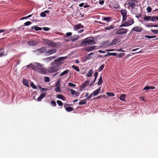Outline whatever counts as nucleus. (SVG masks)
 Returning <instances> with one entry per match:
<instances>
[{"instance_id":"63","label":"nucleus","mask_w":158,"mask_h":158,"mask_svg":"<svg viewBox=\"0 0 158 158\" xmlns=\"http://www.w3.org/2000/svg\"><path fill=\"white\" fill-rule=\"evenodd\" d=\"M123 16L122 21L125 22L126 21V20L127 19L126 16Z\"/></svg>"},{"instance_id":"9","label":"nucleus","mask_w":158,"mask_h":158,"mask_svg":"<svg viewBox=\"0 0 158 158\" xmlns=\"http://www.w3.org/2000/svg\"><path fill=\"white\" fill-rule=\"evenodd\" d=\"M39 43L37 41L31 40L28 42V44L30 46H35L37 45Z\"/></svg>"},{"instance_id":"7","label":"nucleus","mask_w":158,"mask_h":158,"mask_svg":"<svg viewBox=\"0 0 158 158\" xmlns=\"http://www.w3.org/2000/svg\"><path fill=\"white\" fill-rule=\"evenodd\" d=\"M121 42V40L120 39L115 38L114 39H113L111 43V44L109 45H114L116 44L117 43H119Z\"/></svg>"},{"instance_id":"2","label":"nucleus","mask_w":158,"mask_h":158,"mask_svg":"<svg viewBox=\"0 0 158 158\" xmlns=\"http://www.w3.org/2000/svg\"><path fill=\"white\" fill-rule=\"evenodd\" d=\"M134 23V19L131 18H129L127 21L124 22L120 26V27H126L130 26L133 24Z\"/></svg>"},{"instance_id":"25","label":"nucleus","mask_w":158,"mask_h":158,"mask_svg":"<svg viewBox=\"0 0 158 158\" xmlns=\"http://www.w3.org/2000/svg\"><path fill=\"white\" fill-rule=\"evenodd\" d=\"M23 84L27 87H29V83L28 81L24 78L23 79Z\"/></svg>"},{"instance_id":"16","label":"nucleus","mask_w":158,"mask_h":158,"mask_svg":"<svg viewBox=\"0 0 158 158\" xmlns=\"http://www.w3.org/2000/svg\"><path fill=\"white\" fill-rule=\"evenodd\" d=\"M71 90V92L72 94L75 97L78 96L80 94L79 92H77L73 89H70Z\"/></svg>"},{"instance_id":"24","label":"nucleus","mask_w":158,"mask_h":158,"mask_svg":"<svg viewBox=\"0 0 158 158\" xmlns=\"http://www.w3.org/2000/svg\"><path fill=\"white\" fill-rule=\"evenodd\" d=\"M112 5L114 8L116 9L120 8V6L117 2H113Z\"/></svg>"},{"instance_id":"4","label":"nucleus","mask_w":158,"mask_h":158,"mask_svg":"<svg viewBox=\"0 0 158 158\" xmlns=\"http://www.w3.org/2000/svg\"><path fill=\"white\" fill-rule=\"evenodd\" d=\"M128 30L127 29L124 28H121L117 30L115 32L116 34L117 35H122L123 34H126Z\"/></svg>"},{"instance_id":"23","label":"nucleus","mask_w":158,"mask_h":158,"mask_svg":"<svg viewBox=\"0 0 158 158\" xmlns=\"http://www.w3.org/2000/svg\"><path fill=\"white\" fill-rule=\"evenodd\" d=\"M127 4L129 6L133 8H134V7L135 6V4L132 1L128 2Z\"/></svg>"},{"instance_id":"3","label":"nucleus","mask_w":158,"mask_h":158,"mask_svg":"<svg viewBox=\"0 0 158 158\" xmlns=\"http://www.w3.org/2000/svg\"><path fill=\"white\" fill-rule=\"evenodd\" d=\"M45 42L46 44L51 47L55 48L57 46V44L55 42L48 39H46Z\"/></svg>"},{"instance_id":"17","label":"nucleus","mask_w":158,"mask_h":158,"mask_svg":"<svg viewBox=\"0 0 158 158\" xmlns=\"http://www.w3.org/2000/svg\"><path fill=\"white\" fill-rule=\"evenodd\" d=\"M96 48V46H93L91 47H87L85 48L86 51L87 52H90L95 49Z\"/></svg>"},{"instance_id":"26","label":"nucleus","mask_w":158,"mask_h":158,"mask_svg":"<svg viewBox=\"0 0 158 158\" xmlns=\"http://www.w3.org/2000/svg\"><path fill=\"white\" fill-rule=\"evenodd\" d=\"M56 58L55 56H51L47 57L45 59V60L48 62Z\"/></svg>"},{"instance_id":"35","label":"nucleus","mask_w":158,"mask_h":158,"mask_svg":"<svg viewBox=\"0 0 158 158\" xmlns=\"http://www.w3.org/2000/svg\"><path fill=\"white\" fill-rule=\"evenodd\" d=\"M86 102V99H85L81 100L78 104L80 105H83L85 104Z\"/></svg>"},{"instance_id":"31","label":"nucleus","mask_w":158,"mask_h":158,"mask_svg":"<svg viewBox=\"0 0 158 158\" xmlns=\"http://www.w3.org/2000/svg\"><path fill=\"white\" fill-rule=\"evenodd\" d=\"M67 58V56H63V57H58L57 60L59 62H61V61H63L64 60H65Z\"/></svg>"},{"instance_id":"28","label":"nucleus","mask_w":158,"mask_h":158,"mask_svg":"<svg viewBox=\"0 0 158 158\" xmlns=\"http://www.w3.org/2000/svg\"><path fill=\"white\" fill-rule=\"evenodd\" d=\"M120 12L122 16L127 15V11L125 10L122 9L120 11Z\"/></svg>"},{"instance_id":"55","label":"nucleus","mask_w":158,"mask_h":158,"mask_svg":"<svg viewBox=\"0 0 158 158\" xmlns=\"http://www.w3.org/2000/svg\"><path fill=\"white\" fill-rule=\"evenodd\" d=\"M94 81H95L98 75V73L97 72H96L94 73Z\"/></svg>"},{"instance_id":"51","label":"nucleus","mask_w":158,"mask_h":158,"mask_svg":"<svg viewBox=\"0 0 158 158\" xmlns=\"http://www.w3.org/2000/svg\"><path fill=\"white\" fill-rule=\"evenodd\" d=\"M35 64L36 65L39 67V68H40L43 66V65L41 64L40 63H38V62H35Z\"/></svg>"},{"instance_id":"8","label":"nucleus","mask_w":158,"mask_h":158,"mask_svg":"<svg viewBox=\"0 0 158 158\" xmlns=\"http://www.w3.org/2000/svg\"><path fill=\"white\" fill-rule=\"evenodd\" d=\"M47 50V48L45 47H43L40 48L36 50L33 51V52H39L40 53H42L44 52Z\"/></svg>"},{"instance_id":"64","label":"nucleus","mask_w":158,"mask_h":158,"mask_svg":"<svg viewBox=\"0 0 158 158\" xmlns=\"http://www.w3.org/2000/svg\"><path fill=\"white\" fill-rule=\"evenodd\" d=\"M104 1L103 0L99 1V3L100 5H103L104 3Z\"/></svg>"},{"instance_id":"59","label":"nucleus","mask_w":158,"mask_h":158,"mask_svg":"<svg viewBox=\"0 0 158 158\" xmlns=\"http://www.w3.org/2000/svg\"><path fill=\"white\" fill-rule=\"evenodd\" d=\"M155 17L154 16H152V17L151 18V20L152 22H155L156 21V19H155Z\"/></svg>"},{"instance_id":"50","label":"nucleus","mask_w":158,"mask_h":158,"mask_svg":"<svg viewBox=\"0 0 158 158\" xmlns=\"http://www.w3.org/2000/svg\"><path fill=\"white\" fill-rule=\"evenodd\" d=\"M151 31L155 34H158V30L155 29V30H151Z\"/></svg>"},{"instance_id":"11","label":"nucleus","mask_w":158,"mask_h":158,"mask_svg":"<svg viewBox=\"0 0 158 158\" xmlns=\"http://www.w3.org/2000/svg\"><path fill=\"white\" fill-rule=\"evenodd\" d=\"M90 81L89 80H87L84 83H83L80 86V88L82 89L86 88L89 85Z\"/></svg>"},{"instance_id":"33","label":"nucleus","mask_w":158,"mask_h":158,"mask_svg":"<svg viewBox=\"0 0 158 158\" xmlns=\"http://www.w3.org/2000/svg\"><path fill=\"white\" fill-rule=\"evenodd\" d=\"M69 71V69H67L62 73H61L59 75V76H63L64 75L67 73H68Z\"/></svg>"},{"instance_id":"45","label":"nucleus","mask_w":158,"mask_h":158,"mask_svg":"<svg viewBox=\"0 0 158 158\" xmlns=\"http://www.w3.org/2000/svg\"><path fill=\"white\" fill-rule=\"evenodd\" d=\"M156 88L152 86H145L143 89H155Z\"/></svg>"},{"instance_id":"19","label":"nucleus","mask_w":158,"mask_h":158,"mask_svg":"<svg viewBox=\"0 0 158 158\" xmlns=\"http://www.w3.org/2000/svg\"><path fill=\"white\" fill-rule=\"evenodd\" d=\"M24 67H26L27 68H31L32 70H35L36 66L34 65L32 63H30L29 64L25 66Z\"/></svg>"},{"instance_id":"5","label":"nucleus","mask_w":158,"mask_h":158,"mask_svg":"<svg viewBox=\"0 0 158 158\" xmlns=\"http://www.w3.org/2000/svg\"><path fill=\"white\" fill-rule=\"evenodd\" d=\"M63 64V62H59L57 59L54 60L51 63L52 66H53L56 68L62 65Z\"/></svg>"},{"instance_id":"58","label":"nucleus","mask_w":158,"mask_h":158,"mask_svg":"<svg viewBox=\"0 0 158 158\" xmlns=\"http://www.w3.org/2000/svg\"><path fill=\"white\" fill-rule=\"evenodd\" d=\"M51 105L54 106H55L56 105V102L55 101H52L51 102Z\"/></svg>"},{"instance_id":"14","label":"nucleus","mask_w":158,"mask_h":158,"mask_svg":"<svg viewBox=\"0 0 158 158\" xmlns=\"http://www.w3.org/2000/svg\"><path fill=\"white\" fill-rule=\"evenodd\" d=\"M58 68H56L55 67L53 66H52L51 67H50L49 68V72L50 73H53L54 72H56L58 71Z\"/></svg>"},{"instance_id":"6","label":"nucleus","mask_w":158,"mask_h":158,"mask_svg":"<svg viewBox=\"0 0 158 158\" xmlns=\"http://www.w3.org/2000/svg\"><path fill=\"white\" fill-rule=\"evenodd\" d=\"M57 50L56 49L53 48V49H49L46 51L45 54L47 56L52 54L56 52Z\"/></svg>"},{"instance_id":"20","label":"nucleus","mask_w":158,"mask_h":158,"mask_svg":"<svg viewBox=\"0 0 158 158\" xmlns=\"http://www.w3.org/2000/svg\"><path fill=\"white\" fill-rule=\"evenodd\" d=\"M94 52H91L90 53H89L87 56H86L85 57V61L90 60L92 57L91 56L92 55H94Z\"/></svg>"},{"instance_id":"49","label":"nucleus","mask_w":158,"mask_h":158,"mask_svg":"<svg viewBox=\"0 0 158 158\" xmlns=\"http://www.w3.org/2000/svg\"><path fill=\"white\" fill-rule=\"evenodd\" d=\"M40 16L42 17H44L46 16V14L44 12H42L40 14Z\"/></svg>"},{"instance_id":"38","label":"nucleus","mask_w":158,"mask_h":158,"mask_svg":"<svg viewBox=\"0 0 158 158\" xmlns=\"http://www.w3.org/2000/svg\"><path fill=\"white\" fill-rule=\"evenodd\" d=\"M114 28V25H110L109 26L106 27L105 29L106 30H109Z\"/></svg>"},{"instance_id":"53","label":"nucleus","mask_w":158,"mask_h":158,"mask_svg":"<svg viewBox=\"0 0 158 158\" xmlns=\"http://www.w3.org/2000/svg\"><path fill=\"white\" fill-rule=\"evenodd\" d=\"M147 11L148 13H150L152 10V9L151 7H148L147 8Z\"/></svg>"},{"instance_id":"54","label":"nucleus","mask_w":158,"mask_h":158,"mask_svg":"<svg viewBox=\"0 0 158 158\" xmlns=\"http://www.w3.org/2000/svg\"><path fill=\"white\" fill-rule=\"evenodd\" d=\"M56 102L59 106H61L63 105L62 102L60 100H57Z\"/></svg>"},{"instance_id":"60","label":"nucleus","mask_w":158,"mask_h":158,"mask_svg":"<svg viewBox=\"0 0 158 158\" xmlns=\"http://www.w3.org/2000/svg\"><path fill=\"white\" fill-rule=\"evenodd\" d=\"M43 29L44 31H48L50 30V29L48 27H44L43 28Z\"/></svg>"},{"instance_id":"36","label":"nucleus","mask_w":158,"mask_h":158,"mask_svg":"<svg viewBox=\"0 0 158 158\" xmlns=\"http://www.w3.org/2000/svg\"><path fill=\"white\" fill-rule=\"evenodd\" d=\"M131 12L133 14H135L137 13V9L136 8H133L131 10Z\"/></svg>"},{"instance_id":"44","label":"nucleus","mask_w":158,"mask_h":158,"mask_svg":"<svg viewBox=\"0 0 158 158\" xmlns=\"http://www.w3.org/2000/svg\"><path fill=\"white\" fill-rule=\"evenodd\" d=\"M102 82V76L100 77L99 81L98 82V85H100Z\"/></svg>"},{"instance_id":"12","label":"nucleus","mask_w":158,"mask_h":158,"mask_svg":"<svg viewBox=\"0 0 158 158\" xmlns=\"http://www.w3.org/2000/svg\"><path fill=\"white\" fill-rule=\"evenodd\" d=\"M84 27L83 25H81V23H79L74 26L73 30L75 31H77L80 28H83Z\"/></svg>"},{"instance_id":"41","label":"nucleus","mask_w":158,"mask_h":158,"mask_svg":"<svg viewBox=\"0 0 158 158\" xmlns=\"http://www.w3.org/2000/svg\"><path fill=\"white\" fill-rule=\"evenodd\" d=\"M30 85L33 89H37V86H36L33 82H31Z\"/></svg>"},{"instance_id":"46","label":"nucleus","mask_w":158,"mask_h":158,"mask_svg":"<svg viewBox=\"0 0 158 158\" xmlns=\"http://www.w3.org/2000/svg\"><path fill=\"white\" fill-rule=\"evenodd\" d=\"M145 37L146 38H148V39H152L155 38L156 37V35H153V36H149L148 35H145Z\"/></svg>"},{"instance_id":"61","label":"nucleus","mask_w":158,"mask_h":158,"mask_svg":"<svg viewBox=\"0 0 158 158\" xmlns=\"http://www.w3.org/2000/svg\"><path fill=\"white\" fill-rule=\"evenodd\" d=\"M116 50L117 52H125V51L124 50H123L122 48H120L119 49H116Z\"/></svg>"},{"instance_id":"27","label":"nucleus","mask_w":158,"mask_h":158,"mask_svg":"<svg viewBox=\"0 0 158 158\" xmlns=\"http://www.w3.org/2000/svg\"><path fill=\"white\" fill-rule=\"evenodd\" d=\"M93 71L92 69L90 70L88 73L86 74V76L87 77H90L92 75Z\"/></svg>"},{"instance_id":"42","label":"nucleus","mask_w":158,"mask_h":158,"mask_svg":"<svg viewBox=\"0 0 158 158\" xmlns=\"http://www.w3.org/2000/svg\"><path fill=\"white\" fill-rule=\"evenodd\" d=\"M72 67L77 72L80 71V69L78 67H76L74 65H73L72 66Z\"/></svg>"},{"instance_id":"1","label":"nucleus","mask_w":158,"mask_h":158,"mask_svg":"<svg viewBox=\"0 0 158 158\" xmlns=\"http://www.w3.org/2000/svg\"><path fill=\"white\" fill-rule=\"evenodd\" d=\"M94 37H89L82 40L80 45L81 46H85L89 45H93L96 44V42L93 40Z\"/></svg>"},{"instance_id":"48","label":"nucleus","mask_w":158,"mask_h":158,"mask_svg":"<svg viewBox=\"0 0 158 158\" xmlns=\"http://www.w3.org/2000/svg\"><path fill=\"white\" fill-rule=\"evenodd\" d=\"M68 85L70 87H74L76 86V85L75 84L71 82H69L68 83Z\"/></svg>"},{"instance_id":"37","label":"nucleus","mask_w":158,"mask_h":158,"mask_svg":"<svg viewBox=\"0 0 158 158\" xmlns=\"http://www.w3.org/2000/svg\"><path fill=\"white\" fill-rule=\"evenodd\" d=\"M100 89H97L93 92V94L94 96L97 95L100 92Z\"/></svg>"},{"instance_id":"52","label":"nucleus","mask_w":158,"mask_h":158,"mask_svg":"<svg viewBox=\"0 0 158 158\" xmlns=\"http://www.w3.org/2000/svg\"><path fill=\"white\" fill-rule=\"evenodd\" d=\"M50 78L48 77H44V81L45 82H48L50 81Z\"/></svg>"},{"instance_id":"22","label":"nucleus","mask_w":158,"mask_h":158,"mask_svg":"<svg viewBox=\"0 0 158 158\" xmlns=\"http://www.w3.org/2000/svg\"><path fill=\"white\" fill-rule=\"evenodd\" d=\"M37 69L40 71V72L42 74H45L46 73V69L42 67L40 68H37Z\"/></svg>"},{"instance_id":"29","label":"nucleus","mask_w":158,"mask_h":158,"mask_svg":"<svg viewBox=\"0 0 158 158\" xmlns=\"http://www.w3.org/2000/svg\"><path fill=\"white\" fill-rule=\"evenodd\" d=\"M78 38L79 37L78 35H74L71 37V39L72 41H74L77 40Z\"/></svg>"},{"instance_id":"32","label":"nucleus","mask_w":158,"mask_h":158,"mask_svg":"<svg viewBox=\"0 0 158 158\" xmlns=\"http://www.w3.org/2000/svg\"><path fill=\"white\" fill-rule=\"evenodd\" d=\"M126 97V95L124 94H121L119 98V99L121 100L124 101Z\"/></svg>"},{"instance_id":"30","label":"nucleus","mask_w":158,"mask_h":158,"mask_svg":"<svg viewBox=\"0 0 158 158\" xmlns=\"http://www.w3.org/2000/svg\"><path fill=\"white\" fill-rule=\"evenodd\" d=\"M151 17H152V16H147L146 15H145L143 17V19L145 21H148L151 20Z\"/></svg>"},{"instance_id":"10","label":"nucleus","mask_w":158,"mask_h":158,"mask_svg":"<svg viewBox=\"0 0 158 158\" xmlns=\"http://www.w3.org/2000/svg\"><path fill=\"white\" fill-rule=\"evenodd\" d=\"M131 30L136 32H140L142 31L143 28L140 26H136L134 27Z\"/></svg>"},{"instance_id":"40","label":"nucleus","mask_w":158,"mask_h":158,"mask_svg":"<svg viewBox=\"0 0 158 158\" xmlns=\"http://www.w3.org/2000/svg\"><path fill=\"white\" fill-rule=\"evenodd\" d=\"M31 22L30 21H27V22H25V23H24L23 24V25L24 26H24H28L30 25V24H31Z\"/></svg>"},{"instance_id":"13","label":"nucleus","mask_w":158,"mask_h":158,"mask_svg":"<svg viewBox=\"0 0 158 158\" xmlns=\"http://www.w3.org/2000/svg\"><path fill=\"white\" fill-rule=\"evenodd\" d=\"M61 82V81L60 79H57V81L55 84L56 87L55 89H60V84Z\"/></svg>"},{"instance_id":"47","label":"nucleus","mask_w":158,"mask_h":158,"mask_svg":"<svg viewBox=\"0 0 158 158\" xmlns=\"http://www.w3.org/2000/svg\"><path fill=\"white\" fill-rule=\"evenodd\" d=\"M125 55V54L124 53H120L118 55L117 57L121 58L122 56H124Z\"/></svg>"},{"instance_id":"57","label":"nucleus","mask_w":158,"mask_h":158,"mask_svg":"<svg viewBox=\"0 0 158 158\" xmlns=\"http://www.w3.org/2000/svg\"><path fill=\"white\" fill-rule=\"evenodd\" d=\"M106 94L109 96H114V94L112 93H107Z\"/></svg>"},{"instance_id":"15","label":"nucleus","mask_w":158,"mask_h":158,"mask_svg":"<svg viewBox=\"0 0 158 158\" xmlns=\"http://www.w3.org/2000/svg\"><path fill=\"white\" fill-rule=\"evenodd\" d=\"M46 94V92H44L41 94L40 96L37 98V101H41V100L45 96Z\"/></svg>"},{"instance_id":"56","label":"nucleus","mask_w":158,"mask_h":158,"mask_svg":"<svg viewBox=\"0 0 158 158\" xmlns=\"http://www.w3.org/2000/svg\"><path fill=\"white\" fill-rule=\"evenodd\" d=\"M109 56H116L117 55V53H110L109 52Z\"/></svg>"},{"instance_id":"21","label":"nucleus","mask_w":158,"mask_h":158,"mask_svg":"<svg viewBox=\"0 0 158 158\" xmlns=\"http://www.w3.org/2000/svg\"><path fill=\"white\" fill-rule=\"evenodd\" d=\"M31 29L32 30L34 29L35 31H41L42 28L41 27H38L37 26H34L31 27Z\"/></svg>"},{"instance_id":"39","label":"nucleus","mask_w":158,"mask_h":158,"mask_svg":"<svg viewBox=\"0 0 158 158\" xmlns=\"http://www.w3.org/2000/svg\"><path fill=\"white\" fill-rule=\"evenodd\" d=\"M64 107H65V109L68 112H70L73 110V109L72 108L70 107H65L64 106Z\"/></svg>"},{"instance_id":"18","label":"nucleus","mask_w":158,"mask_h":158,"mask_svg":"<svg viewBox=\"0 0 158 158\" xmlns=\"http://www.w3.org/2000/svg\"><path fill=\"white\" fill-rule=\"evenodd\" d=\"M112 18L110 17H105L103 18L102 19V21H105L107 22H109L111 20Z\"/></svg>"},{"instance_id":"34","label":"nucleus","mask_w":158,"mask_h":158,"mask_svg":"<svg viewBox=\"0 0 158 158\" xmlns=\"http://www.w3.org/2000/svg\"><path fill=\"white\" fill-rule=\"evenodd\" d=\"M56 97L57 98L60 99L62 100H64L65 98L62 95L60 94H58L56 95Z\"/></svg>"},{"instance_id":"43","label":"nucleus","mask_w":158,"mask_h":158,"mask_svg":"<svg viewBox=\"0 0 158 158\" xmlns=\"http://www.w3.org/2000/svg\"><path fill=\"white\" fill-rule=\"evenodd\" d=\"M104 64H102V65H101L99 67V68L98 69V71L99 72H101L103 69V68H104Z\"/></svg>"},{"instance_id":"62","label":"nucleus","mask_w":158,"mask_h":158,"mask_svg":"<svg viewBox=\"0 0 158 158\" xmlns=\"http://www.w3.org/2000/svg\"><path fill=\"white\" fill-rule=\"evenodd\" d=\"M66 36L68 37L72 35V33L71 32L67 33L66 34Z\"/></svg>"}]
</instances>
